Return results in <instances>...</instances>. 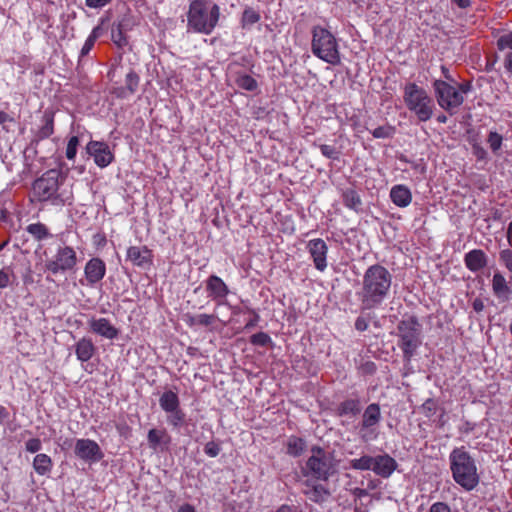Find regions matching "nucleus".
<instances>
[{
  "label": "nucleus",
  "mask_w": 512,
  "mask_h": 512,
  "mask_svg": "<svg viewBox=\"0 0 512 512\" xmlns=\"http://www.w3.org/2000/svg\"><path fill=\"white\" fill-rule=\"evenodd\" d=\"M77 264L76 252L72 247H60L55 256L45 262V269L56 275L58 273H65L75 268Z\"/></svg>",
  "instance_id": "nucleus-9"
},
{
  "label": "nucleus",
  "mask_w": 512,
  "mask_h": 512,
  "mask_svg": "<svg viewBox=\"0 0 512 512\" xmlns=\"http://www.w3.org/2000/svg\"><path fill=\"white\" fill-rule=\"evenodd\" d=\"M504 68L512 74V51L508 52L504 57Z\"/></svg>",
  "instance_id": "nucleus-55"
},
{
  "label": "nucleus",
  "mask_w": 512,
  "mask_h": 512,
  "mask_svg": "<svg viewBox=\"0 0 512 512\" xmlns=\"http://www.w3.org/2000/svg\"><path fill=\"white\" fill-rule=\"evenodd\" d=\"M307 249L313 259L314 266L319 271H324L327 267L326 256L328 247L324 240L313 239L307 244Z\"/></svg>",
  "instance_id": "nucleus-14"
},
{
  "label": "nucleus",
  "mask_w": 512,
  "mask_h": 512,
  "mask_svg": "<svg viewBox=\"0 0 512 512\" xmlns=\"http://www.w3.org/2000/svg\"><path fill=\"white\" fill-rule=\"evenodd\" d=\"M139 84V76L138 74L131 70L126 75V88L129 90L130 94H134L137 90Z\"/></svg>",
  "instance_id": "nucleus-40"
},
{
  "label": "nucleus",
  "mask_w": 512,
  "mask_h": 512,
  "mask_svg": "<svg viewBox=\"0 0 512 512\" xmlns=\"http://www.w3.org/2000/svg\"><path fill=\"white\" fill-rule=\"evenodd\" d=\"M305 488L303 489L304 495L312 502L317 504L325 503L331 493L322 484H311L308 480L304 483Z\"/></svg>",
  "instance_id": "nucleus-19"
},
{
  "label": "nucleus",
  "mask_w": 512,
  "mask_h": 512,
  "mask_svg": "<svg viewBox=\"0 0 512 512\" xmlns=\"http://www.w3.org/2000/svg\"><path fill=\"white\" fill-rule=\"evenodd\" d=\"M432 86L438 105L450 115H454L464 103V96L455 86L444 80H434Z\"/></svg>",
  "instance_id": "nucleus-7"
},
{
  "label": "nucleus",
  "mask_w": 512,
  "mask_h": 512,
  "mask_svg": "<svg viewBox=\"0 0 512 512\" xmlns=\"http://www.w3.org/2000/svg\"><path fill=\"white\" fill-rule=\"evenodd\" d=\"M488 259L481 249H473L465 254L464 264L471 272H478L487 266Z\"/></svg>",
  "instance_id": "nucleus-20"
},
{
  "label": "nucleus",
  "mask_w": 512,
  "mask_h": 512,
  "mask_svg": "<svg viewBox=\"0 0 512 512\" xmlns=\"http://www.w3.org/2000/svg\"><path fill=\"white\" fill-rule=\"evenodd\" d=\"M396 466V461L388 454H386V477H388L396 469Z\"/></svg>",
  "instance_id": "nucleus-51"
},
{
  "label": "nucleus",
  "mask_w": 512,
  "mask_h": 512,
  "mask_svg": "<svg viewBox=\"0 0 512 512\" xmlns=\"http://www.w3.org/2000/svg\"><path fill=\"white\" fill-rule=\"evenodd\" d=\"M88 325L93 333L110 340L116 338L119 334V330L106 318L92 317L88 321Z\"/></svg>",
  "instance_id": "nucleus-16"
},
{
  "label": "nucleus",
  "mask_w": 512,
  "mask_h": 512,
  "mask_svg": "<svg viewBox=\"0 0 512 512\" xmlns=\"http://www.w3.org/2000/svg\"><path fill=\"white\" fill-rule=\"evenodd\" d=\"M25 448L30 453H36L41 449V441L38 438H31L25 443Z\"/></svg>",
  "instance_id": "nucleus-46"
},
{
  "label": "nucleus",
  "mask_w": 512,
  "mask_h": 512,
  "mask_svg": "<svg viewBox=\"0 0 512 512\" xmlns=\"http://www.w3.org/2000/svg\"><path fill=\"white\" fill-rule=\"evenodd\" d=\"M500 260L504 263L505 267L512 272V252L510 250H502L500 252Z\"/></svg>",
  "instance_id": "nucleus-47"
},
{
  "label": "nucleus",
  "mask_w": 512,
  "mask_h": 512,
  "mask_svg": "<svg viewBox=\"0 0 512 512\" xmlns=\"http://www.w3.org/2000/svg\"><path fill=\"white\" fill-rule=\"evenodd\" d=\"M398 346L403 352V358L409 362L420 347L422 327L415 316L403 318L397 326Z\"/></svg>",
  "instance_id": "nucleus-4"
},
{
  "label": "nucleus",
  "mask_w": 512,
  "mask_h": 512,
  "mask_svg": "<svg viewBox=\"0 0 512 512\" xmlns=\"http://www.w3.org/2000/svg\"><path fill=\"white\" fill-rule=\"evenodd\" d=\"M441 71H442L443 76H444L445 79H447L448 81H451V82L454 81V79L452 78V76H451V74L449 72V69L446 66L442 65L441 66Z\"/></svg>",
  "instance_id": "nucleus-61"
},
{
  "label": "nucleus",
  "mask_w": 512,
  "mask_h": 512,
  "mask_svg": "<svg viewBox=\"0 0 512 512\" xmlns=\"http://www.w3.org/2000/svg\"><path fill=\"white\" fill-rule=\"evenodd\" d=\"M221 451L220 446L214 441L208 442L204 447V452L210 457H216Z\"/></svg>",
  "instance_id": "nucleus-45"
},
{
  "label": "nucleus",
  "mask_w": 512,
  "mask_h": 512,
  "mask_svg": "<svg viewBox=\"0 0 512 512\" xmlns=\"http://www.w3.org/2000/svg\"><path fill=\"white\" fill-rule=\"evenodd\" d=\"M167 413H168L167 421L170 425L177 428L183 424V422L185 420V414L180 409V407L177 408L176 410H173V411H170Z\"/></svg>",
  "instance_id": "nucleus-36"
},
{
  "label": "nucleus",
  "mask_w": 512,
  "mask_h": 512,
  "mask_svg": "<svg viewBox=\"0 0 512 512\" xmlns=\"http://www.w3.org/2000/svg\"><path fill=\"white\" fill-rule=\"evenodd\" d=\"M459 8L466 9L471 6L470 0H452Z\"/></svg>",
  "instance_id": "nucleus-59"
},
{
  "label": "nucleus",
  "mask_w": 512,
  "mask_h": 512,
  "mask_svg": "<svg viewBox=\"0 0 512 512\" xmlns=\"http://www.w3.org/2000/svg\"><path fill=\"white\" fill-rule=\"evenodd\" d=\"M186 322L189 326H197V315H187Z\"/></svg>",
  "instance_id": "nucleus-63"
},
{
  "label": "nucleus",
  "mask_w": 512,
  "mask_h": 512,
  "mask_svg": "<svg viewBox=\"0 0 512 512\" xmlns=\"http://www.w3.org/2000/svg\"><path fill=\"white\" fill-rule=\"evenodd\" d=\"M111 0H86V5L90 8H101Z\"/></svg>",
  "instance_id": "nucleus-53"
},
{
  "label": "nucleus",
  "mask_w": 512,
  "mask_h": 512,
  "mask_svg": "<svg viewBox=\"0 0 512 512\" xmlns=\"http://www.w3.org/2000/svg\"><path fill=\"white\" fill-rule=\"evenodd\" d=\"M449 464L454 482L462 489L472 491L478 486L480 476L476 460L464 446L456 447L450 452Z\"/></svg>",
  "instance_id": "nucleus-1"
},
{
  "label": "nucleus",
  "mask_w": 512,
  "mask_h": 512,
  "mask_svg": "<svg viewBox=\"0 0 512 512\" xmlns=\"http://www.w3.org/2000/svg\"><path fill=\"white\" fill-rule=\"evenodd\" d=\"M103 32H104V29L101 25L96 26L92 30L91 34L88 36V38L86 39V41L81 49L80 59H82L83 57H85L86 55L89 54V52L93 48L96 40L102 36Z\"/></svg>",
  "instance_id": "nucleus-29"
},
{
  "label": "nucleus",
  "mask_w": 512,
  "mask_h": 512,
  "mask_svg": "<svg viewBox=\"0 0 512 512\" xmlns=\"http://www.w3.org/2000/svg\"><path fill=\"white\" fill-rule=\"evenodd\" d=\"M306 474L317 480H327L333 473L332 455L323 448L313 446L306 462Z\"/></svg>",
  "instance_id": "nucleus-8"
},
{
  "label": "nucleus",
  "mask_w": 512,
  "mask_h": 512,
  "mask_svg": "<svg viewBox=\"0 0 512 512\" xmlns=\"http://www.w3.org/2000/svg\"><path fill=\"white\" fill-rule=\"evenodd\" d=\"M503 142V137L499 133L495 131H491L487 138V143L489 144L490 149L496 153L500 150Z\"/></svg>",
  "instance_id": "nucleus-38"
},
{
  "label": "nucleus",
  "mask_w": 512,
  "mask_h": 512,
  "mask_svg": "<svg viewBox=\"0 0 512 512\" xmlns=\"http://www.w3.org/2000/svg\"><path fill=\"white\" fill-rule=\"evenodd\" d=\"M206 291L208 297L215 301L218 305L225 303L226 297L229 294V288L225 282L216 275H211L206 280Z\"/></svg>",
  "instance_id": "nucleus-13"
},
{
  "label": "nucleus",
  "mask_w": 512,
  "mask_h": 512,
  "mask_svg": "<svg viewBox=\"0 0 512 512\" xmlns=\"http://www.w3.org/2000/svg\"><path fill=\"white\" fill-rule=\"evenodd\" d=\"M87 153L94 158L97 166L104 168L114 160V154L105 142L90 141L86 146Z\"/></svg>",
  "instance_id": "nucleus-11"
},
{
  "label": "nucleus",
  "mask_w": 512,
  "mask_h": 512,
  "mask_svg": "<svg viewBox=\"0 0 512 512\" xmlns=\"http://www.w3.org/2000/svg\"><path fill=\"white\" fill-rule=\"evenodd\" d=\"M472 89V84L470 81H466V82H462L460 84H458V92L461 93V95L463 94H467L468 92H470Z\"/></svg>",
  "instance_id": "nucleus-54"
},
{
  "label": "nucleus",
  "mask_w": 512,
  "mask_h": 512,
  "mask_svg": "<svg viewBox=\"0 0 512 512\" xmlns=\"http://www.w3.org/2000/svg\"><path fill=\"white\" fill-rule=\"evenodd\" d=\"M96 351V347L91 339L83 337L75 345V353L81 362L89 361Z\"/></svg>",
  "instance_id": "nucleus-23"
},
{
  "label": "nucleus",
  "mask_w": 512,
  "mask_h": 512,
  "mask_svg": "<svg viewBox=\"0 0 512 512\" xmlns=\"http://www.w3.org/2000/svg\"><path fill=\"white\" fill-rule=\"evenodd\" d=\"M380 419V408L377 404H370L364 414L362 425L364 428H369L375 425Z\"/></svg>",
  "instance_id": "nucleus-27"
},
{
  "label": "nucleus",
  "mask_w": 512,
  "mask_h": 512,
  "mask_svg": "<svg viewBox=\"0 0 512 512\" xmlns=\"http://www.w3.org/2000/svg\"><path fill=\"white\" fill-rule=\"evenodd\" d=\"M84 273L87 284L94 286L104 278L106 265L102 259L92 258L86 263Z\"/></svg>",
  "instance_id": "nucleus-15"
},
{
  "label": "nucleus",
  "mask_w": 512,
  "mask_h": 512,
  "mask_svg": "<svg viewBox=\"0 0 512 512\" xmlns=\"http://www.w3.org/2000/svg\"><path fill=\"white\" fill-rule=\"evenodd\" d=\"M9 284H10L9 274L4 270H0V289H4V288L8 287Z\"/></svg>",
  "instance_id": "nucleus-52"
},
{
  "label": "nucleus",
  "mask_w": 512,
  "mask_h": 512,
  "mask_svg": "<svg viewBox=\"0 0 512 512\" xmlns=\"http://www.w3.org/2000/svg\"><path fill=\"white\" fill-rule=\"evenodd\" d=\"M404 102L420 122L429 121L435 110V103L428 92L415 83H408L404 88Z\"/></svg>",
  "instance_id": "nucleus-3"
},
{
  "label": "nucleus",
  "mask_w": 512,
  "mask_h": 512,
  "mask_svg": "<svg viewBox=\"0 0 512 512\" xmlns=\"http://www.w3.org/2000/svg\"><path fill=\"white\" fill-rule=\"evenodd\" d=\"M159 404H160V407L165 412H170V411L176 410L177 408L180 407V401H179L178 395L171 390L165 391L161 395V397L159 399Z\"/></svg>",
  "instance_id": "nucleus-26"
},
{
  "label": "nucleus",
  "mask_w": 512,
  "mask_h": 512,
  "mask_svg": "<svg viewBox=\"0 0 512 512\" xmlns=\"http://www.w3.org/2000/svg\"><path fill=\"white\" fill-rule=\"evenodd\" d=\"M319 148L321 150L322 155L325 156L326 158L333 159V160L339 159L340 151L336 147L331 146V145L321 144V145H319Z\"/></svg>",
  "instance_id": "nucleus-43"
},
{
  "label": "nucleus",
  "mask_w": 512,
  "mask_h": 512,
  "mask_svg": "<svg viewBox=\"0 0 512 512\" xmlns=\"http://www.w3.org/2000/svg\"><path fill=\"white\" fill-rule=\"evenodd\" d=\"M351 467L359 470H373L377 475L384 476V456L376 458L362 456L359 459L351 460Z\"/></svg>",
  "instance_id": "nucleus-17"
},
{
  "label": "nucleus",
  "mask_w": 512,
  "mask_h": 512,
  "mask_svg": "<svg viewBox=\"0 0 512 512\" xmlns=\"http://www.w3.org/2000/svg\"><path fill=\"white\" fill-rule=\"evenodd\" d=\"M312 53L321 60L336 65L340 62L338 44L334 35L321 26L312 29Z\"/></svg>",
  "instance_id": "nucleus-5"
},
{
  "label": "nucleus",
  "mask_w": 512,
  "mask_h": 512,
  "mask_svg": "<svg viewBox=\"0 0 512 512\" xmlns=\"http://www.w3.org/2000/svg\"><path fill=\"white\" fill-rule=\"evenodd\" d=\"M259 19H260V15L254 9L247 8L244 10L243 15H242V23H243L244 27L247 25L255 24L256 22L259 21Z\"/></svg>",
  "instance_id": "nucleus-39"
},
{
  "label": "nucleus",
  "mask_w": 512,
  "mask_h": 512,
  "mask_svg": "<svg viewBox=\"0 0 512 512\" xmlns=\"http://www.w3.org/2000/svg\"><path fill=\"white\" fill-rule=\"evenodd\" d=\"M236 84L247 91H254L257 89V81L248 74L239 75L236 79Z\"/></svg>",
  "instance_id": "nucleus-35"
},
{
  "label": "nucleus",
  "mask_w": 512,
  "mask_h": 512,
  "mask_svg": "<svg viewBox=\"0 0 512 512\" xmlns=\"http://www.w3.org/2000/svg\"><path fill=\"white\" fill-rule=\"evenodd\" d=\"M392 202L398 207H407L412 201V194L405 185H395L390 191Z\"/></svg>",
  "instance_id": "nucleus-22"
},
{
  "label": "nucleus",
  "mask_w": 512,
  "mask_h": 512,
  "mask_svg": "<svg viewBox=\"0 0 512 512\" xmlns=\"http://www.w3.org/2000/svg\"><path fill=\"white\" fill-rule=\"evenodd\" d=\"M287 454L293 457L300 456L305 450L306 443L302 438L291 436L287 441Z\"/></svg>",
  "instance_id": "nucleus-32"
},
{
  "label": "nucleus",
  "mask_w": 512,
  "mask_h": 512,
  "mask_svg": "<svg viewBox=\"0 0 512 512\" xmlns=\"http://www.w3.org/2000/svg\"><path fill=\"white\" fill-rule=\"evenodd\" d=\"M251 313L253 314V318H251L245 325V328L246 329H251V328H254L258 321H259V315L255 312V311H251Z\"/></svg>",
  "instance_id": "nucleus-56"
},
{
  "label": "nucleus",
  "mask_w": 512,
  "mask_h": 512,
  "mask_svg": "<svg viewBox=\"0 0 512 512\" xmlns=\"http://www.w3.org/2000/svg\"><path fill=\"white\" fill-rule=\"evenodd\" d=\"M75 455L85 461L96 462L103 458L100 446L91 439H78L74 449Z\"/></svg>",
  "instance_id": "nucleus-12"
},
{
  "label": "nucleus",
  "mask_w": 512,
  "mask_h": 512,
  "mask_svg": "<svg viewBox=\"0 0 512 512\" xmlns=\"http://www.w3.org/2000/svg\"><path fill=\"white\" fill-rule=\"evenodd\" d=\"M220 18V7L209 5L207 0H192L187 12V30L209 35L213 32Z\"/></svg>",
  "instance_id": "nucleus-2"
},
{
  "label": "nucleus",
  "mask_w": 512,
  "mask_h": 512,
  "mask_svg": "<svg viewBox=\"0 0 512 512\" xmlns=\"http://www.w3.org/2000/svg\"><path fill=\"white\" fill-rule=\"evenodd\" d=\"M26 230L37 241H41L52 236L47 226L40 222L28 225Z\"/></svg>",
  "instance_id": "nucleus-30"
},
{
  "label": "nucleus",
  "mask_w": 512,
  "mask_h": 512,
  "mask_svg": "<svg viewBox=\"0 0 512 512\" xmlns=\"http://www.w3.org/2000/svg\"><path fill=\"white\" fill-rule=\"evenodd\" d=\"M339 415H352L355 416L361 412V405L358 400L349 399L342 402L338 408Z\"/></svg>",
  "instance_id": "nucleus-33"
},
{
  "label": "nucleus",
  "mask_w": 512,
  "mask_h": 512,
  "mask_svg": "<svg viewBox=\"0 0 512 512\" xmlns=\"http://www.w3.org/2000/svg\"><path fill=\"white\" fill-rule=\"evenodd\" d=\"M472 307L476 312H482L484 309V302L480 298H475L472 303Z\"/></svg>",
  "instance_id": "nucleus-57"
},
{
  "label": "nucleus",
  "mask_w": 512,
  "mask_h": 512,
  "mask_svg": "<svg viewBox=\"0 0 512 512\" xmlns=\"http://www.w3.org/2000/svg\"><path fill=\"white\" fill-rule=\"evenodd\" d=\"M42 122V126L35 134L36 142L50 137L54 132V118L52 113L46 111L42 117Z\"/></svg>",
  "instance_id": "nucleus-24"
},
{
  "label": "nucleus",
  "mask_w": 512,
  "mask_h": 512,
  "mask_svg": "<svg viewBox=\"0 0 512 512\" xmlns=\"http://www.w3.org/2000/svg\"><path fill=\"white\" fill-rule=\"evenodd\" d=\"M178 512H196V511L192 505L184 504V505L180 506V508L178 509Z\"/></svg>",
  "instance_id": "nucleus-62"
},
{
  "label": "nucleus",
  "mask_w": 512,
  "mask_h": 512,
  "mask_svg": "<svg viewBox=\"0 0 512 512\" xmlns=\"http://www.w3.org/2000/svg\"><path fill=\"white\" fill-rule=\"evenodd\" d=\"M112 94L115 95L117 98H127L132 95L125 86L114 88Z\"/></svg>",
  "instance_id": "nucleus-50"
},
{
  "label": "nucleus",
  "mask_w": 512,
  "mask_h": 512,
  "mask_svg": "<svg viewBox=\"0 0 512 512\" xmlns=\"http://www.w3.org/2000/svg\"><path fill=\"white\" fill-rule=\"evenodd\" d=\"M250 343L256 346L265 347L271 343V338L265 332H258L250 337Z\"/></svg>",
  "instance_id": "nucleus-41"
},
{
  "label": "nucleus",
  "mask_w": 512,
  "mask_h": 512,
  "mask_svg": "<svg viewBox=\"0 0 512 512\" xmlns=\"http://www.w3.org/2000/svg\"><path fill=\"white\" fill-rule=\"evenodd\" d=\"M59 188V172L51 169L33 183V192L39 201H47L56 197Z\"/></svg>",
  "instance_id": "nucleus-10"
},
{
  "label": "nucleus",
  "mask_w": 512,
  "mask_h": 512,
  "mask_svg": "<svg viewBox=\"0 0 512 512\" xmlns=\"http://www.w3.org/2000/svg\"><path fill=\"white\" fill-rule=\"evenodd\" d=\"M492 290L494 295L503 302L508 301L512 293V289L508 285L505 277L499 272L493 275Z\"/></svg>",
  "instance_id": "nucleus-21"
},
{
  "label": "nucleus",
  "mask_w": 512,
  "mask_h": 512,
  "mask_svg": "<svg viewBox=\"0 0 512 512\" xmlns=\"http://www.w3.org/2000/svg\"><path fill=\"white\" fill-rule=\"evenodd\" d=\"M384 297V268L370 267L364 276L362 302L365 308H372L382 302Z\"/></svg>",
  "instance_id": "nucleus-6"
},
{
  "label": "nucleus",
  "mask_w": 512,
  "mask_h": 512,
  "mask_svg": "<svg viewBox=\"0 0 512 512\" xmlns=\"http://www.w3.org/2000/svg\"><path fill=\"white\" fill-rule=\"evenodd\" d=\"M342 197H343V202L347 207H349L355 211H358L361 208L362 202H361L359 194L355 190H353V189L345 190L342 194Z\"/></svg>",
  "instance_id": "nucleus-34"
},
{
  "label": "nucleus",
  "mask_w": 512,
  "mask_h": 512,
  "mask_svg": "<svg viewBox=\"0 0 512 512\" xmlns=\"http://www.w3.org/2000/svg\"><path fill=\"white\" fill-rule=\"evenodd\" d=\"M217 316L214 314H199L197 315V326L208 327L215 323Z\"/></svg>",
  "instance_id": "nucleus-44"
},
{
  "label": "nucleus",
  "mask_w": 512,
  "mask_h": 512,
  "mask_svg": "<svg viewBox=\"0 0 512 512\" xmlns=\"http://www.w3.org/2000/svg\"><path fill=\"white\" fill-rule=\"evenodd\" d=\"M422 408L427 416H432L433 414H435L437 406L435 401L430 398L423 403Z\"/></svg>",
  "instance_id": "nucleus-48"
},
{
  "label": "nucleus",
  "mask_w": 512,
  "mask_h": 512,
  "mask_svg": "<svg viewBox=\"0 0 512 512\" xmlns=\"http://www.w3.org/2000/svg\"><path fill=\"white\" fill-rule=\"evenodd\" d=\"M127 24L125 21L119 22L116 26L112 27L111 30V38L112 41L118 46V47H124L128 44L127 37L125 35Z\"/></svg>",
  "instance_id": "nucleus-28"
},
{
  "label": "nucleus",
  "mask_w": 512,
  "mask_h": 512,
  "mask_svg": "<svg viewBox=\"0 0 512 512\" xmlns=\"http://www.w3.org/2000/svg\"><path fill=\"white\" fill-rule=\"evenodd\" d=\"M79 145V138L77 136H72L66 147V157L69 160H73L77 154V148Z\"/></svg>",
  "instance_id": "nucleus-42"
},
{
  "label": "nucleus",
  "mask_w": 512,
  "mask_h": 512,
  "mask_svg": "<svg viewBox=\"0 0 512 512\" xmlns=\"http://www.w3.org/2000/svg\"><path fill=\"white\" fill-rule=\"evenodd\" d=\"M9 416L7 409L0 405V422L5 421Z\"/></svg>",
  "instance_id": "nucleus-64"
},
{
  "label": "nucleus",
  "mask_w": 512,
  "mask_h": 512,
  "mask_svg": "<svg viewBox=\"0 0 512 512\" xmlns=\"http://www.w3.org/2000/svg\"><path fill=\"white\" fill-rule=\"evenodd\" d=\"M8 121L12 122L13 118H11L6 112L0 110V124H4Z\"/></svg>",
  "instance_id": "nucleus-60"
},
{
  "label": "nucleus",
  "mask_w": 512,
  "mask_h": 512,
  "mask_svg": "<svg viewBox=\"0 0 512 512\" xmlns=\"http://www.w3.org/2000/svg\"><path fill=\"white\" fill-rule=\"evenodd\" d=\"M276 512H298L295 506L283 504L281 505Z\"/></svg>",
  "instance_id": "nucleus-58"
},
{
  "label": "nucleus",
  "mask_w": 512,
  "mask_h": 512,
  "mask_svg": "<svg viewBox=\"0 0 512 512\" xmlns=\"http://www.w3.org/2000/svg\"><path fill=\"white\" fill-rule=\"evenodd\" d=\"M127 260L139 267H146L152 263V251L146 246H131L127 250Z\"/></svg>",
  "instance_id": "nucleus-18"
},
{
  "label": "nucleus",
  "mask_w": 512,
  "mask_h": 512,
  "mask_svg": "<svg viewBox=\"0 0 512 512\" xmlns=\"http://www.w3.org/2000/svg\"><path fill=\"white\" fill-rule=\"evenodd\" d=\"M149 447L156 450L161 444L168 445L170 437L165 429H151L147 435Z\"/></svg>",
  "instance_id": "nucleus-25"
},
{
  "label": "nucleus",
  "mask_w": 512,
  "mask_h": 512,
  "mask_svg": "<svg viewBox=\"0 0 512 512\" xmlns=\"http://www.w3.org/2000/svg\"><path fill=\"white\" fill-rule=\"evenodd\" d=\"M496 46L499 51L512 50V31L500 35L497 38Z\"/></svg>",
  "instance_id": "nucleus-37"
},
{
  "label": "nucleus",
  "mask_w": 512,
  "mask_h": 512,
  "mask_svg": "<svg viewBox=\"0 0 512 512\" xmlns=\"http://www.w3.org/2000/svg\"><path fill=\"white\" fill-rule=\"evenodd\" d=\"M33 467L38 474L44 475L51 470V458L46 454H37L33 461Z\"/></svg>",
  "instance_id": "nucleus-31"
},
{
  "label": "nucleus",
  "mask_w": 512,
  "mask_h": 512,
  "mask_svg": "<svg viewBox=\"0 0 512 512\" xmlns=\"http://www.w3.org/2000/svg\"><path fill=\"white\" fill-rule=\"evenodd\" d=\"M429 512H451V508L447 503L439 501L430 506Z\"/></svg>",
  "instance_id": "nucleus-49"
}]
</instances>
